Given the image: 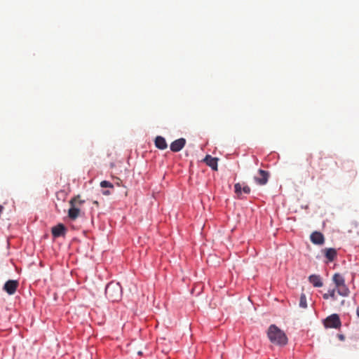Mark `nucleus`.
<instances>
[{
	"label": "nucleus",
	"mask_w": 359,
	"mask_h": 359,
	"mask_svg": "<svg viewBox=\"0 0 359 359\" xmlns=\"http://www.w3.org/2000/svg\"><path fill=\"white\" fill-rule=\"evenodd\" d=\"M324 325L325 327L328 328H339L341 325V322L340 320L339 315L334 313L328 316L325 320Z\"/></svg>",
	"instance_id": "obj_5"
},
{
	"label": "nucleus",
	"mask_w": 359,
	"mask_h": 359,
	"mask_svg": "<svg viewBox=\"0 0 359 359\" xmlns=\"http://www.w3.org/2000/svg\"><path fill=\"white\" fill-rule=\"evenodd\" d=\"M84 202V200L81 199L80 195H77L70 200V208L68 211V216L72 220H75L79 217L81 207L83 205Z\"/></svg>",
	"instance_id": "obj_3"
},
{
	"label": "nucleus",
	"mask_w": 359,
	"mask_h": 359,
	"mask_svg": "<svg viewBox=\"0 0 359 359\" xmlns=\"http://www.w3.org/2000/svg\"><path fill=\"white\" fill-rule=\"evenodd\" d=\"M325 256L329 262H332L337 257V250L334 248H325L324 250Z\"/></svg>",
	"instance_id": "obj_14"
},
{
	"label": "nucleus",
	"mask_w": 359,
	"mask_h": 359,
	"mask_svg": "<svg viewBox=\"0 0 359 359\" xmlns=\"http://www.w3.org/2000/svg\"><path fill=\"white\" fill-rule=\"evenodd\" d=\"M137 354L139 355H142V352L141 351H140L137 352Z\"/></svg>",
	"instance_id": "obj_24"
},
{
	"label": "nucleus",
	"mask_w": 359,
	"mask_h": 359,
	"mask_svg": "<svg viewBox=\"0 0 359 359\" xmlns=\"http://www.w3.org/2000/svg\"><path fill=\"white\" fill-rule=\"evenodd\" d=\"M311 241L313 244L323 245L325 242V238L322 233L314 231L310 236Z\"/></svg>",
	"instance_id": "obj_10"
},
{
	"label": "nucleus",
	"mask_w": 359,
	"mask_h": 359,
	"mask_svg": "<svg viewBox=\"0 0 359 359\" xmlns=\"http://www.w3.org/2000/svg\"><path fill=\"white\" fill-rule=\"evenodd\" d=\"M339 338L341 340H344V337L343 335H341H341H339Z\"/></svg>",
	"instance_id": "obj_23"
},
{
	"label": "nucleus",
	"mask_w": 359,
	"mask_h": 359,
	"mask_svg": "<svg viewBox=\"0 0 359 359\" xmlns=\"http://www.w3.org/2000/svg\"><path fill=\"white\" fill-rule=\"evenodd\" d=\"M332 280L335 284L336 288L339 286H341V285L345 283L344 278L339 273H335L332 277Z\"/></svg>",
	"instance_id": "obj_17"
},
{
	"label": "nucleus",
	"mask_w": 359,
	"mask_h": 359,
	"mask_svg": "<svg viewBox=\"0 0 359 359\" xmlns=\"http://www.w3.org/2000/svg\"><path fill=\"white\" fill-rule=\"evenodd\" d=\"M94 203L96 204V205H98L97 201H94Z\"/></svg>",
	"instance_id": "obj_25"
},
{
	"label": "nucleus",
	"mask_w": 359,
	"mask_h": 359,
	"mask_svg": "<svg viewBox=\"0 0 359 359\" xmlns=\"http://www.w3.org/2000/svg\"><path fill=\"white\" fill-rule=\"evenodd\" d=\"M185 144L186 140L184 138L177 139L171 143L170 150L173 152H178L183 149Z\"/></svg>",
	"instance_id": "obj_8"
},
{
	"label": "nucleus",
	"mask_w": 359,
	"mask_h": 359,
	"mask_svg": "<svg viewBox=\"0 0 359 359\" xmlns=\"http://www.w3.org/2000/svg\"><path fill=\"white\" fill-rule=\"evenodd\" d=\"M306 161L310 166L318 172L327 170L329 165L332 161L327 158L319 157L317 161H313L312 154H309Z\"/></svg>",
	"instance_id": "obj_4"
},
{
	"label": "nucleus",
	"mask_w": 359,
	"mask_h": 359,
	"mask_svg": "<svg viewBox=\"0 0 359 359\" xmlns=\"http://www.w3.org/2000/svg\"><path fill=\"white\" fill-rule=\"evenodd\" d=\"M299 306L302 308L306 309L307 307L306 297L305 294L302 293L300 297Z\"/></svg>",
	"instance_id": "obj_19"
},
{
	"label": "nucleus",
	"mask_w": 359,
	"mask_h": 359,
	"mask_svg": "<svg viewBox=\"0 0 359 359\" xmlns=\"http://www.w3.org/2000/svg\"><path fill=\"white\" fill-rule=\"evenodd\" d=\"M154 143L155 146L161 150L165 149L168 147L165 138L161 136H157L155 139Z\"/></svg>",
	"instance_id": "obj_15"
},
{
	"label": "nucleus",
	"mask_w": 359,
	"mask_h": 359,
	"mask_svg": "<svg viewBox=\"0 0 359 359\" xmlns=\"http://www.w3.org/2000/svg\"><path fill=\"white\" fill-rule=\"evenodd\" d=\"M309 280L316 287H320L323 285L321 278L319 275H311L309 277Z\"/></svg>",
	"instance_id": "obj_13"
},
{
	"label": "nucleus",
	"mask_w": 359,
	"mask_h": 359,
	"mask_svg": "<svg viewBox=\"0 0 359 359\" xmlns=\"http://www.w3.org/2000/svg\"><path fill=\"white\" fill-rule=\"evenodd\" d=\"M217 158L212 157L210 155L206 156L204 159L205 163L214 170H217Z\"/></svg>",
	"instance_id": "obj_12"
},
{
	"label": "nucleus",
	"mask_w": 359,
	"mask_h": 359,
	"mask_svg": "<svg viewBox=\"0 0 359 359\" xmlns=\"http://www.w3.org/2000/svg\"><path fill=\"white\" fill-rule=\"evenodd\" d=\"M335 290L337 291V293L342 297H348L350 293V290L345 283L341 285V286L337 287Z\"/></svg>",
	"instance_id": "obj_16"
},
{
	"label": "nucleus",
	"mask_w": 359,
	"mask_h": 359,
	"mask_svg": "<svg viewBox=\"0 0 359 359\" xmlns=\"http://www.w3.org/2000/svg\"><path fill=\"white\" fill-rule=\"evenodd\" d=\"M105 295L112 302H118L122 297V287L118 283L111 282L106 286Z\"/></svg>",
	"instance_id": "obj_2"
},
{
	"label": "nucleus",
	"mask_w": 359,
	"mask_h": 359,
	"mask_svg": "<svg viewBox=\"0 0 359 359\" xmlns=\"http://www.w3.org/2000/svg\"><path fill=\"white\" fill-rule=\"evenodd\" d=\"M356 314H357L358 317L359 318V307H358V309L356 310Z\"/></svg>",
	"instance_id": "obj_22"
},
{
	"label": "nucleus",
	"mask_w": 359,
	"mask_h": 359,
	"mask_svg": "<svg viewBox=\"0 0 359 359\" xmlns=\"http://www.w3.org/2000/svg\"><path fill=\"white\" fill-rule=\"evenodd\" d=\"M100 187L102 188H107V187L111 188V189L114 188L113 184H111L110 182H108L106 180L102 181L100 182Z\"/></svg>",
	"instance_id": "obj_20"
},
{
	"label": "nucleus",
	"mask_w": 359,
	"mask_h": 359,
	"mask_svg": "<svg viewBox=\"0 0 359 359\" xmlns=\"http://www.w3.org/2000/svg\"><path fill=\"white\" fill-rule=\"evenodd\" d=\"M267 337L270 341L277 346H285L287 343L285 333L275 325H271L267 330Z\"/></svg>",
	"instance_id": "obj_1"
},
{
	"label": "nucleus",
	"mask_w": 359,
	"mask_h": 359,
	"mask_svg": "<svg viewBox=\"0 0 359 359\" xmlns=\"http://www.w3.org/2000/svg\"><path fill=\"white\" fill-rule=\"evenodd\" d=\"M335 292H336L335 289L329 290L328 292L324 294L323 297L325 299H329V297H331L333 299H336Z\"/></svg>",
	"instance_id": "obj_18"
},
{
	"label": "nucleus",
	"mask_w": 359,
	"mask_h": 359,
	"mask_svg": "<svg viewBox=\"0 0 359 359\" xmlns=\"http://www.w3.org/2000/svg\"><path fill=\"white\" fill-rule=\"evenodd\" d=\"M250 188L248 185H244L242 187L241 184L236 183L234 184V191L237 195V198H241L242 191L246 194H249L250 193Z\"/></svg>",
	"instance_id": "obj_9"
},
{
	"label": "nucleus",
	"mask_w": 359,
	"mask_h": 359,
	"mask_svg": "<svg viewBox=\"0 0 359 359\" xmlns=\"http://www.w3.org/2000/svg\"><path fill=\"white\" fill-rule=\"evenodd\" d=\"M102 194H103L104 195H105V196H108V195H109L111 193H110V191H109L106 190V191H102Z\"/></svg>",
	"instance_id": "obj_21"
},
{
	"label": "nucleus",
	"mask_w": 359,
	"mask_h": 359,
	"mask_svg": "<svg viewBox=\"0 0 359 359\" xmlns=\"http://www.w3.org/2000/svg\"><path fill=\"white\" fill-rule=\"evenodd\" d=\"M269 177V172L259 169L258 170V176H255L254 177L255 181L257 184L259 185H265Z\"/></svg>",
	"instance_id": "obj_6"
},
{
	"label": "nucleus",
	"mask_w": 359,
	"mask_h": 359,
	"mask_svg": "<svg viewBox=\"0 0 359 359\" xmlns=\"http://www.w3.org/2000/svg\"><path fill=\"white\" fill-rule=\"evenodd\" d=\"M52 234L54 237L57 238L64 236L66 232V228L64 224H59L52 228Z\"/></svg>",
	"instance_id": "obj_11"
},
{
	"label": "nucleus",
	"mask_w": 359,
	"mask_h": 359,
	"mask_svg": "<svg viewBox=\"0 0 359 359\" xmlns=\"http://www.w3.org/2000/svg\"><path fill=\"white\" fill-rule=\"evenodd\" d=\"M18 285V280H9L5 283L3 289L8 294L12 295L16 292Z\"/></svg>",
	"instance_id": "obj_7"
}]
</instances>
